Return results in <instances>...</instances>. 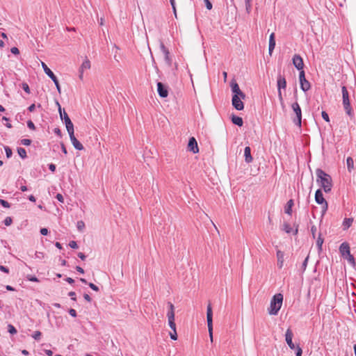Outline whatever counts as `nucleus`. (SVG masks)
Masks as SVG:
<instances>
[{
    "instance_id": "nucleus-23",
    "label": "nucleus",
    "mask_w": 356,
    "mask_h": 356,
    "mask_svg": "<svg viewBox=\"0 0 356 356\" xmlns=\"http://www.w3.org/2000/svg\"><path fill=\"white\" fill-rule=\"evenodd\" d=\"M65 124L69 135L74 134V125L71 120H67Z\"/></svg>"
},
{
    "instance_id": "nucleus-7",
    "label": "nucleus",
    "mask_w": 356,
    "mask_h": 356,
    "mask_svg": "<svg viewBox=\"0 0 356 356\" xmlns=\"http://www.w3.org/2000/svg\"><path fill=\"white\" fill-rule=\"evenodd\" d=\"M286 87V79L282 76L279 75L277 77V89H278V97L281 103L283 102L282 95L281 92V89H285Z\"/></svg>"
},
{
    "instance_id": "nucleus-35",
    "label": "nucleus",
    "mask_w": 356,
    "mask_h": 356,
    "mask_svg": "<svg viewBox=\"0 0 356 356\" xmlns=\"http://www.w3.org/2000/svg\"><path fill=\"white\" fill-rule=\"evenodd\" d=\"M8 331L9 333H10L11 334H15L17 333V330L15 329V327L11 325V324H9L8 325Z\"/></svg>"
},
{
    "instance_id": "nucleus-43",
    "label": "nucleus",
    "mask_w": 356,
    "mask_h": 356,
    "mask_svg": "<svg viewBox=\"0 0 356 356\" xmlns=\"http://www.w3.org/2000/svg\"><path fill=\"white\" fill-rule=\"evenodd\" d=\"M170 4L172 6V8L173 9V13L175 14V17H177V10L175 7V0H170Z\"/></svg>"
},
{
    "instance_id": "nucleus-62",
    "label": "nucleus",
    "mask_w": 356,
    "mask_h": 356,
    "mask_svg": "<svg viewBox=\"0 0 356 356\" xmlns=\"http://www.w3.org/2000/svg\"><path fill=\"white\" fill-rule=\"evenodd\" d=\"M83 298H84V299H85L86 301H88V302H91V300H92V299H91V298L90 297V296H89L88 294H87V293H85V294L83 295Z\"/></svg>"
},
{
    "instance_id": "nucleus-55",
    "label": "nucleus",
    "mask_w": 356,
    "mask_h": 356,
    "mask_svg": "<svg viewBox=\"0 0 356 356\" xmlns=\"http://www.w3.org/2000/svg\"><path fill=\"white\" fill-rule=\"evenodd\" d=\"M316 227L315 225H313L312 227H311V232L312 234V236L314 238H315V234H316Z\"/></svg>"
},
{
    "instance_id": "nucleus-2",
    "label": "nucleus",
    "mask_w": 356,
    "mask_h": 356,
    "mask_svg": "<svg viewBox=\"0 0 356 356\" xmlns=\"http://www.w3.org/2000/svg\"><path fill=\"white\" fill-rule=\"evenodd\" d=\"M283 302V295L277 293L274 295L270 300V306L268 308V313L270 315H277L280 310Z\"/></svg>"
},
{
    "instance_id": "nucleus-3",
    "label": "nucleus",
    "mask_w": 356,
    "mask_h": 356,
    "mask_svg": "<svg viewBox=\"0 0 356 356\" xmlns=\"http://www.w3.org/2000/svg\"><path fill=\"white\" fill-rule=\"evenodd\" d=\"M341 92H342V99H343V106L344 108V110L346 113L349 116H353V109L350 106V99H349V95L348 90L346 86H342L341 88Z\"/></svg>"
},
{
    "instance_id": "nucleus-27",
    "label": "nucleus",
    "mask_w": 356,
    "mask_h": 356,
    "mask_svg": "<svg viewBox=\"0 0 356 356\" xmlns=\"http://www.w3.org/2000/svg\"><path fill=\"white\" fill-rule=\"evenodd\" d=\"M231 88H232V90L233 93H234V95H238L241 91L239 88L238 83L235 81H232Z\"/></svg>"
},
{
    "instance_id": "nucleus-53",
    "label": "nucleus",
    "mask_w": 356,
    "mask_h": 356,
    "mask_svg": "<svg viewBox=\"0 0 356 356\" xmlns=\"http://www.w3.org/2000/svg\"><path fill=\"white\" fill-rule=\"evenodd\" d=\"M56 199L60 202H64V198L63 197V195L60 193H58L56 196Z\"/></svg>"
},
{
    "instance_id": "nucleus-47",
    "label": "nucleus",
    "mask_w": 356,
    "mask_h": 356,
    "mask_svg": "<svg viewBox=\"0 0 356 356\" xmlns=\"http://www.w3.org/2000/svg\"><path fill=\"white\" fill-rule=\"evenodd\" d=\"M27 126L29 129L34 130L35 129V124L31 120L27 122Z\"/></svg>"
},
{
    "instance_id": "nucleus-18",
    "label": "nucleus",
    "mask_w": 356,
    "mask_h": 356,
    "mask_svg": "<svg viewBox=\"0 0 356 356\" xmlns=\"http://www.w3.org/2000/svg\"><path fill=\"white\" fill-rule=\"evenodd\" d=\"M275 47V33H272L269 37L268 53H269L270 56L272 55V53H273Z\"/></svg>"
},
{
    "instance_id": "nucleus-39",
    "label": "nucleus",
    "mask_w": 356,
    "mask_h": 356,
    "mask_svg": "<svg viewBox=\"0 0 356 356\" xmlns=\"http://www.w3.org/2000/svg\"><path fill=\"white\" fill-rule=\"evenodd\" d=\"M0 204L5 208H9L10 207V204L3 199H0Z\"/></svg>"
},
{
    "instance_id": "nucleus-57",
    "label": "nucleus",
    "mask_w": 356,
    "mask_h": 356,
    "mask_svg": "<svg viewBox=\"0 0 356 356\" xmlns=\"http://www.w3.org/2000/svg\"><path fill=\"white\" fill-rule=\"evenodd\" d=\"M250 0H245L246 10L248 13H250Z\"/></svg>"
},
{
    "instance_id": "nucleus-32",
    "label": "nucleus",
    "mask_w": 356,
    "mask_h": 356,
    "mask_svg": "<svg viewBox=\"0 0 356 356\" xmlns=\"http://www.w3.org/2000/svg\"><path fill=\"white\" fill-rule=\"evenodd\" d=\"M168 307H169V310L168 312V314H167V316H168V315L171 313L172 314V316H175V307L173 305V304L170 302H168Z\"/></svg>"
},
{
    "instance_id": "nucleus-1",
    "label": "nucleus",
    "mask_w": 356,
    "mask_h": 356,
    "mask_svg": "<svg viewBox=\"0 0 356 356\" xmlns=\"http://www.w3.org/2000/svg\"><path fill=\"white\" fill-rule=\"evenodd\" d=\"M316 175L317 177L316 181L320 184L321 187L325 193L330 192L332 187V177L320 168L316 169Z\"/></svg>"
},
{
    "instance_id": "nucleus-8",
    "label": "nucleus",
    "mask_w": 356,
    "mask_h": 356,
    "mask_svg": "<svg viewBox=\"0 0 356 356\" xmlns=\"http://www.w3.org/2000/svg\"><path fill=\"white\" fill-rule=\"evenodd\" d=\"M299 80H300V88L304 92L309 90L311 86H310L309 82L305 79V74L304 70H301L300 72Z\"/></svg>"
},
{
    "instance_id": "nucleus-49",
    "label": "nucleus",
    "mask_w": 356,
    "mask_h": 356,
    "mask_svg": "<svg viewBox=\"0 0 356 356\" xmlns=\"http://www.w3.org/2000/svg\"><path fill=\"white\" fill-rule=\"evenodd\" d=\"M295 349H296V356H302V348L298 346Z\"/></svg>"
},
{
    "instance_id": "nucleus-5",
    "label": "nucleus",
    "mask_w": 356,
    "mask_h": 356,
    "mask_svg": "<svg viewBox=\"0 0 356 356\" xmlns=\"http://www.w3.org/2000/svg\"><path fill=\"white\" fill-rule=\"evenodd\" d=\"M42 67L43 68L45 74L54 81L56 85V89L59 93L61 92L60 86L58 82L57 77L53 73V72L47 67V65L44 63L41 62Z\"/></svg>"
},
{
    "instance_id": "nucleus-63",
    "label": "nucleus",
    "mask_w": 356,
    "mask_h": 356,
    "mask_svg": "<svg viewBox=\"0 0 356 356\" xmlns=\"http://www.w3.org/2000/svg\"><path fill=\"white\" fill-rule=\"evenodd\" d=\"M49 168L51 172H54L56 170V165L53 163H50L49 165Z\"/></svg>"
},
{
    "instance_id": "nucleus-19",
    "label": "nucleus",
    "mask_w": 356,
    "mask_h": 356,
    "mask_svg": "<svg viewBox=\"0 0 356 356\" xmlns=\"http://www.w3.org/2000/svg\"><path fill=\"white\" fill-rule=\"evenodd\" d=\"M277 259V267L281 269L284 266V254L281 250H277L276 253Z\"/></svg>"
},
{
    "instance_id": "nucleus-60",
    "label": "nucleus",
    "mask_w": 356,
    "mask_h": 356,
    "mask_svg": "<svg viewBox=\"0 0 356 356\" xmlns=\"http://www.w3.org/2000/svg\"><path fill=\"white\" fill-rule=\"evenodd\" d=\"M69 296L71 297L72 300H76V293L74 291H70L69 293H68Z\"/></svg>"
},
{
    "instance_id": "nucleus-12",
    "label": "nucleus",
    "mask_w": 356,
    "mask_h": 356,
    "mask_svg": "<svg viewBox=\"0 0 356 356\" xmlns=\"http://www.w3.org/2000/svg\"><path fill=\"white\" fill-rule=\"evenodd\" d=\"M293 336V334L291 330L289 328L286 330V334H285V339H286V343L288 344L289 348L292 350H293L296 348L295 344L292 341Z\"/></svg>"
},
{
    "instance_id": "nucleus-14",
    "label": "nucleus",
    "mask_w": 356,
    "mask_h": 356,
    "mask_svg": "<svg viewBox=\"0 0 356 356\" xmlns=\"http://www.w3.org/2000/svg\"><path fill=\"white\" fill-rule=\"evenodd\" d=\"M160 48L162 53L164 54V60L166 64L168 66H170L172 64V59L170 57V52L168 49L165 47V45L163 43L161 44Z\"/></svg>"
},
{
    "instance_id": "nucleus-6",
    "label": "nucleus",
    "mask_w": 356,
    "mask_h": 356,
    "mask_svg": "<svg viewBox=\"0 0 356 356\" xmlns=\"http://www.w3.org/2000/svg\"><path fill=\"white\" fill-rule=\"evenodd\" d=\"M291 108L296 115V118L293 120L294 123L300 127L301 126V119H302V112L300 105L298 102H294L291 105Z\"/></svg>"
},
{
    "instance_id": "nucleus-46",
    "label": "nucleus",
    "mask_w": 356,
    "mask_h": 356,
    "mask_svg": "<svg viewBox=\"0 0 356 356\" xmlns=\"http://www.w3.org/2000/svg\"><path fill=\"white\" fill-rule=\"evenodd\" d=\"M69 245L71 248L76 249L78 248V245L76 241H72L70 242Z\"/></svg>"
},
{
    "instance_id": "nucleus-45",
    "label": "nucleus",
    "mask_w": 356,
    "mask_h": 356,
    "mask_svg": "<svg viewBox=\"0 0 356 356\" xmlns=\"http://www.w3.org/2000/svg\"><path fill=\"white\" fill-rule=\"evenodd\" d=\"M321 115L326 122H330L329 115L325 111H322Z\"/></svg>"
},
{
    "instance_id": "nucleus-42",
    "label": "nucleus",
    "mask_w": 356,
    "mask_h": 356,
    "mask_svg": "<svg viewBox=\"0 0 356 356\" xmlns=\"http://www.w3.org/2000/svg\"><path fill=\"white\" fill-rule=\"evenodd\" d=\"M22 86L23 90H24L26 92H27L28 94H29V93H30V88H29V85H28L26 83H22Z\"/></svg>"
},
{
    "instance_id": "nucleus-30",
    "label": "nucleus",
    "mask_w": 356,
    "mask_h": 356,
    "mask_svg": "<svg viewBox=\"0 0 356 356\" xmlns=\"http://www.w3.org/2000/svg\"><path fill=\"white\" fill-rule=\"evenodd\" d=\"M76 227H77V229L79 231V232H83L84 229H85V223L82 220H79L76 223Z\"/></svg>"
},
{
    "instance_id": "nucleus-26",
    "label": "nucleus",
    "mask_w": 356,
    "mask_h": 356,
    "mask_svg": "<svg viewBox=\"0 0 356 356\" xmlns=\"http://www.w3.org/2000/svg\"><path fill=\"white\" fill-rule=\"evenodd\" d=\"M353 222V218H345L343 222V229L344 230L348 229L351 226Z\"/></svg>"
},
{
    "instance_id": "nucleus-11",
    "label": "nucleus",
    "mask_w": 356,
    "mask_h": 356,
    "mask_svg": "<svg viewBox=\"0 0 356 356\" xmlns=\"http://www.w3.org/2000/svg\"><path fill=\"white\" fill-rule=\"evenodd\" d=\"M232 105L238 111H241L244 108L243 102L240 99L238 95H234L232 97Z\"/></svg>"
},
{
    "instance_id": "nucleus-40",
    "label": "nucleus",
    "mask_w": 356,
    "mask_h": 356,
    "mask_svg": "<svg viewBox=\"0 0 356 356\" xmlns=\"http://www.w3.org/2000/svg\"><path fill=\"white\" fill-rule=\"evenodd\" d=\"M21 144L23 145H30L31 143V140H29V139H26V138H24V139H22L20 141Z\"/></svg>"
},
{
    "instance_id": "nucleus-21",
    "label": "nucleus",
    "mask_w": 356,
    "mask_h": 356,
    "mask_svg": "<svg viewBox=\"0 0 356 356\" xmlns=\"http://www.w3.org/2000/svg\"><path fill=\"white\" fill-rule=\"evenodd\" d=\"M232 122L233 124H236L239 127L243 126V124L242 118L234 115L232 116Z\"/></svg>"
},
{
    "instance_id": "nucleus-54",
    "label": "nucleus",
    "mask_w": 356,
    "mask_h": 356,
    "mask_svg": "<svg viewBox=\"0 0 356 356\" xmlns=\"http://www.w3.org/2000/svg\"><path fill=\"white\" fill-rule=\"evenodd\" d=\"M0 270L2 272H4L6 273H9V269L7 267H6L4 266H1V265H0Z\"/></svg>"
},
{
    "instance_id": "nucleus-64",
    "label": "nucleus",
    "mask_w": 356,
    "mask_h": 356,
    "mask_svg": "<svg viewBox=\"0 0 356 356\" xmlns=\"http://www.w3.org/2000/svg\"><path fill=\"white\" fill-rule=\"evenodd\" d=\"M78 257L81 259V260H85L86 259V255L82 253V252H79L78 253Z\"/></svg>"
},
{
    "instance_id": "nucleus-17",
    "label": "nucleus",
    "mask_w": 356,
    "mask_h": 356,
    "mask_svg": "<svg viewBox=\"0 0 356 356\" xmlns=\"http://www.w3.org/2000/svg\"><path fill=\"white\" fill-rule=\"evenodd\" d=\"M70 140L75 149L82 150L83 149V145L76 138L74 134H70Z\"/></svg>"
},
{
    "instance_id": "nucleus-10",
    "label": "nucleus",
    "mask_w": 356,
    "mask_h": 356,
    "mask_svg": "<svg viewBox=\"0 0 356 356\" xmlns=\"http://www.w3.org/2000/svg\"><path fill=\"white\" fill-rule=\"evenodd\" d=\"M293 64L300 72L303 70L304 63L302 57L298 54H295L293 57Z\"/></svg>"
},
{
    "instance_id": "nucleus-25",
    "label": "nucleus",
    "mask_w": 356,
    "mask_h": 356,
    "mask_svg": "<svg viewBox=\"0 0 356 356\" xmlns=\"http://www.w3.org/2000/svg\"><path fill=\"white\" fill-rule=\"evenodd\" d=\"M90 68V62L88 59L86 58L81 64L79 70H80V71H85L86 70H89Z\"/></svg>"
},
{
    "instance_id": "nucleus-22",
    "label": "nucleus",
    "mask_w": 356,
    "mask_h": 356,
    "mask_svg": "<svg viewBox=\"0 0 356 356\" xmlns=\"http://www.w3.org/2000/svg\"><path fill=\"white\" fill-rule=\"evenodd\" d=\"M168 325L172 330H176V324L175 323V316H172V314H170L168 316Z\"/></svg>"
},
{
    "instance_id": "nucleus-13",
    "label": "nucleus",
    "mask_w": 356,
    "mask_h": 356,
    "mask_svg": "<svg viewBox=\"0 0 356 356\" xmlns=\"http://www.w3.org/2000/svg\"><path fill=\"white\" fill-rule=\"evenodd\" d=\"M188 149L194 154L197 153L199 152L197 143L194 137H191L189 139Z\"/></svg>"
},
{
    "instance_id": "nucleus-48",
    "label": "nucleus",
    "mask_w": 356,
    "mask_h": 356,
    "mask_svg": "<svg viewBox=\"0 0 356 356\" xmlns=\"http://www.w3.org/2000/svg\"><path fill=\"white\" fill-rule=\"evenodd\" d=\"M205 3V6L208 10H211L212 8V3L209 0H204Z\"/></svg>"
},
{
    "instance_id": "nucleus-52",
    "label": "nucleus",
    "mask_w": 356,
    "mask_h": 356,
    "mask_svg": "<svg viewBox=\"0 0 356 356\" xmlns=\"http://www.w3.org/2000/svg\"><path fill=\"white\" fill-rule=\"evenodd\" d=\"M10 51L13 54H19V51L18 48H17L15 47H12L10 49Z\"/></svg>"
},
{
    "instance_id": "nucleus-24",
    "label": "nucleus",
    "mask_w": 356,
    "mask_h": 356,
    "mask_svg": "<svg viewBox=\"0 0 356 356\" xmlns=\"http://www.w3.org/2000/svg\"><path fill=\"white\" fill-rule=\"evenodd\" d=\"M293 206V200H289L287 202L286 205L285 207V213L289 214V215H291L292 207Z\"/></svg>"
},
{
    "instance_id": "nucleus-59",
    "label": "nucleus",
    "mask_w": 356,
    "mask_h": 356,
    "mask_svg": "<svg viewBox=\"0 0 356 356\" xmlns=\"http://www.w3.org/2000/svg\"><path fill=\"white\" fill-rule=\"evenodd\" d=\"M40 234L42 235H44V236L47 235L48 229L47 228H41L40 229Z\"/></svg>"
},
{
    "instance_id": "nucleus-58",
    "label": "nucleus",
    "mask_w": 356,
    "mask_h": 356,
    "mask_svg": "<svg viewBox=\"0 0 356 356\" xmlns=\"http://www.w3.org/2000/svg\"><path fill=\"white\" fill-rule=\"evenodd\" d=\"M54 131L58 136H60V137L62 136L61 131H60V129L59 128H55Z\"/></svg>"
},
{
    "instance_id": "nucleus-20",
    "label": "nucleus",
    "mask_w": 356,
    "mask_h": 356,
    "mask_svg": "<svg viewBox=\"0 0 356 356\" xmlns=\"http://www.w3.org/2000/svg\"><path fill=\"white\" fill-rule=\"evenodd\" d=\"M245 161L250 163L252 161V156L251 155V149L250 147H246L244 149Z\"/></svg>"
},
{
    "instance_id": "nucleus-51",
    "label": "nucleus",
    "mask_w": 356,
    "mask_h": 356,
    "mask_svg": "<svg viewBox=\"0 0 356 356\" xmlns=\"http://www.w3.org/2000/svg\"><path fill=\"white\" fill-rule=\"evenodd\" d=\"M88 286L94 291H99V288L97 286H96L95 284H94L93 283H89L88 284Z\"/></svg>"
},
{
    "instance_id": "nucleus-9",
    "label": "nucleus",
    "mask_w": 356,
    "mask_h": 356,
    "mask_svg": "<svg viewBox=\"0 0 356 356\" xmlns=\"http://www.w3.org/2000/svg\"><path fill=\"white\" fill-rule=\"evenodd\" d=\"M315 200L318 204H323V209L324 211H325L327 209V207H328L327 202L324 199L323 193L320 189H318L316 191Z\"/></svg>"
},
{
    "instance_id": "nucleus-38",
    "label": "nucleus",
    "mask_w": 356,
    "mask_h": 356,
    "mask_svg": "<svg viewBox=\"0 0 356 356\" xmlns=\"http://www.w3.org/2000/svg\"><path fill=\"white\" fill-rule=\"evenodd\" d=\"M4 149H5V151H6V154L7 158L11 157V156L13 154L11 149L9 147H8V146H6L4 147Z\"/></svg>"
},
{
    "instance_id": "nucleus-33",
    "label": "nucleus",
    "mask_w": 356,
    "mask_h": 356,
    "mask_svg": "<svg viewBox=\"0 0 356 356\" xmlns=\"http://www.w3.org/2000/svg\"><path fill=\"white\" fill-rule=\"evenodd\" d=\"M323 243V238L321 236V234H320L316 241V245L318 246L319 252L322 250Z\"/></svg>"
},
{
    "instance_id": "nucleus-50",
    "label": "nucleus",
    "mask_w": 356,
    "mask_h": 356,
    "mask_svg": "<svg viewBox=\"0 0 356 356\" xmlns=\"http://www.w3.org/2000/svg\"><path fill=\"white\" fill-rule=\"evenodd\" d=\"M308 260H309V256H307V257L305 258V261H303V263H302V267L303 270H305V269H306V268H307V263H308Z\"/></svg>"
},
{
    "instance_id": "nucleus-15",
    "label": "nucleus",
    "mask_w": 356,
    "mask_h": 356,
    "mask_svg": "<svg viewBox=\"0 0 356 356\" xmlns=\"http://www.w3.org/2000/svg\"><path fill=\"white\" fill-rule=\"evenodd\" d=\"M157 91L161 97H166L168 95L167 87L161 82L157 83Z\"/></svg>"
},
{
    "instance_id": "nucleus-34",
    "label": "nucleus",
    "mask_w": 356,
    "mask_h": 356,
    "mask_svg": "<svg viewBox=\"0 0 356 356\" xmlns=\"http://www.w3.org/2000/svg\"><path fill=\"white\" fill-rule=\"evenodd\" d=\"M60 113V118L64 120V122H65L67 120H70V118H69L68 115L65 112L62 111Z\"/></svg>"
},
{
    "instance_id": "nucleus-61",
    "label": "nucleus",
    "mask_w": 356,
    "mask_h": 356,
    "mask_svg": "<svg viewBox=\"0 0 356 356\" xmlns=\"http://www.w3.org/2000/svg\"><path fill=\"white\" fill-rule=\"evenodd\" d=\"M28 280L31 282H38V279L34 276H29Z\"/></svg>"
},
{
    "instance_id": "nucleus-31",
    "label": "nucleus",
    "mask_w": 356,
    "mask_h": 356,
    "mask_svg": "<svg viewBox=\"0 0 356 356\" xmlns=\"http://www.w3.org/2000/svg\"><path fill=\"white\" fill-rule=\"evenodd\" d=\"M346 259L348 260V261L353 266H355V259H354V257L350 254L349 255H346L345 257H344Z\"/></svg>"
},
{
    "instance_id": "nucleus-44",
    "label": "nucleus",
    "mask_w": 356,
    "mask_h": 356,
    "mask_svg": "<svg viewBox=\"0 0 356 356\" xmlns=\"http://www.w3.org/2000/svg\"><path fill=\"white\" fill-rule=\"evenodd\" d=\"M13 220L10 217H6L4 220V224L6 226H9L12 224Z\"/></svg>"
},
{
    "instance_id": "nucleus-36",
    "label": "nucleus",
    "mask_w": 356,
    "mask_h": 356,
    "mask_svg": "<svg viewBox=\"0 0 356 356\" xmlns=\"http://www.w3.org/2000/svg\"><path fill=\"white\" fill-rule=\"evenodd\" d=\"M41 335H42V333L40 331H35L34 332V333L32 335V337L37 340V341H39L40 339V337H41Z\"/></svg>"
},
{
    "instance_id": "nucleus-41",
    "label": "nucleus",
    "mask_w": 356,
    "mask_h": 356,
    "mask_svg": "<svg viewBox=\"0 0 356 356\" xmlns=\"http://www.w3.org/2000/svg\"><path fill=\"white\" fill-rule=\"evenodd\" d=\"M170 337L172 340H177V330H172V332H170Z\"/></svg>"
},
{
    "instance_id": "nucleus-37",
    "label": "nucleus",
    "mask_w": 356,
    "mask_h": 356,
    "mask_svg": "<svg viewBox=\"0 0 356 356\" xmlns=\"http://www.w3.org/2000/svg\"><path fill=\"white\" fill-rule=\"evenodd\" d=\"M291 227L289 224L284 223L283 225V230H284L286 233H290L291 232Z\"/></svg>"
},
{
    "instance_id": "nucleus-4",
    "label": "nucleus",
    "mask_w": 356,
    "mask_h": 356,
    "mask_svg": "<svg viewBox=\"0 0 356 356\" xmlns=\"http://www.w3.org/2000/svg\"><path fill=\"white\" fill-rule=\"evenodd\" d=\"M207 321L208 331H209L210 341H211V342H213V313H212L211 306L210 304L207 306Z\"/></svg>"
},
{
    "instance_id": "nucleus-56",
    "label": "nucleus",
    "mask_w": 356,
    "mask_h": 356,
    "mask_svg": "<svg viewBox=\"0 0 356 356\" xmlns=\"http://www.w3.org/2000/svg\"><path fill=\"white\" fill-rule=\"evenodd\" d=\"M69 314H70L72 316H73V317H76V310H75V309H70L69 310Z\"/></svg>"
},
{
    "instance_id": "nucleus-28",
    "label": "nucleus",
    "mask_w": 356,
    "mask_h": 356,
    "mask_svg": "<svg viewBox=\"0 0 356 356\" xmlns=\"http://www.w3.org/2000/svg\"><path fill=\"white\" fill-rule=\"evenodd\" d=\"M347 168L349 172L354 169V161L351 157H348L346 160Z\"/></svg>"
},
{
    "instance_id": "nucleus-29",
    "label": "nucleus",
    "mask_w": 356,
    "mask_h": 356,
    "mask_svg": "<svg viewBox=\"0 0 356 356\" xmlns=\"http://www.w3.org/2000/svg\"><path fill=\"white\" fill-rule=\"evenodd\" d=\"M17 153L19 155V156L22 158V159H25L26 158L27 155H26V151L24 148L23 147H19L17 149Z\"/></svg>"
},
{
    "instance_id": "nucleus-16",
    "label": "nucleus",
    "mask_w": 356,
    "mask_h": 356,
    "mask_svg": "<svg viewBox=\"0 0 356 356\" xmlns=\"http://www.w3.org/2000/svg\"><path fill=\"white\" fill-rule=\"evenodd\" d=\"M339 252L343 257L350 254V246L348 243L344 242L339 247Z\"/></svg>"
}]
</instances>
